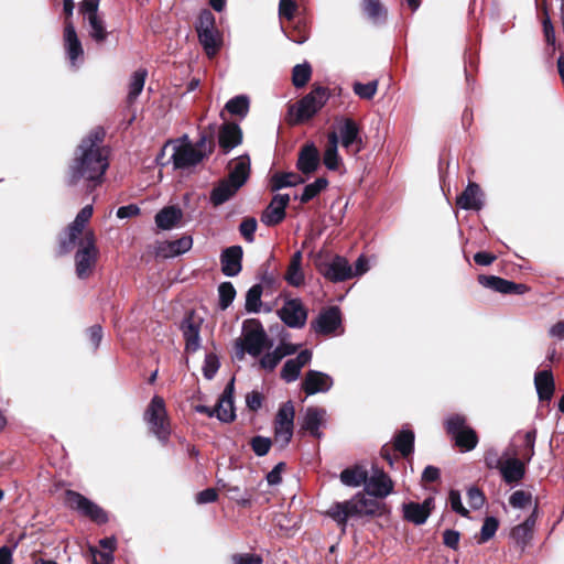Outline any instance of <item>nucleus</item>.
<instances>
[{
    "label": "nucleus",
    "mask_w": 564,
    "mask_h": 564,
    "mask_svg": "<svg viewBox=\"0 0 564 564\" xmlns=\"http://www.w3.org/2000/svg\"><path fill=\"white\" fill-rule=\"evenodd\" d=\"M341 326V312L338 306H329L323 310L315 322H312V328L323 335L334 334Z\"/></svg>",
    "instance_id": "nucleus-16"
},
{
    "label": "nucleus",
    "mask_w": 564,
    "mask_h": 564,
    "mask_svg": "<svg viewBox=\"0 0 564 564\" xmlns=\"http://www.w3.org/2000/svg\"><path fill=\"white\" fill-rule=\"evenodd\" d=\"M333 378L317 370H308L302 381V390L307 395L327 392L333 387Z\"/></svg>",
    "instance_id": "nucleus-20"
},
{
    "label": "nucleus",
    "mask_w": 564,
    "mask_h": 564,
    "mask_svg": "<svg viewBox=\"0 0 564 564\" xmlns=\"http://www.w3.org/2000/svg\"><path fill=\"white\" fill-rule=\"evenodd\" d=\"M327 147L323 154V163L329 171H337L341 164V159L338 154V134L333 131L328 133Z\"/></svg>",
    "instance_id": "nucleus-32"
},
{
    "label": "nucleus",
    "mask_w": 564,
    "mask_h": 564,
    "mask_svg": "<svg viewBox=\"0 0 564 564\" xmlns=\"http://www.w3.org/2000/svg\"><path fill=\"white\" fill-rule=\"evenodd\" d=\"M394 484L390 476L382 469H375L371 476L368 475L365 486L366 492L375 498L383 499L392 494Z\"/></svg>",
    "instance_id": "nucleus-15"
},
{
    "label": "nucleus",
    "mask_w": 564,
    "mask_h": 564,
    "mask_svg": "<svg viewBox=\"0 0 564 564\" xmlns=\"http://www.w3.org/2000/svg\"><path fill=\"white\" fill-rule=\"evenodd\" d=\"M383 509V503L376 499H367L364 494L359 492L349 500L333 503L326 514L345 532L349 518L381 514Z\"/></svg>",
    "instance_id": "nucleus-3"
},
{
    "label": "nucleus",
    "mask_w": 564,
    "mask_h": 564,
    "mask_svg": "<svg viewBox=\"0 0 564 564\" xmlns=\"http://www.w3.org/2000/svg\"><path fill=\"white\" fill-rule=\"evenodd\" d=\"M311 359V350L304 349L300 351L295 358L285 361L281 369V378L286 382L295 381L300 376L301 369L310 364Z\"/></svg>",
    "instance_id": "nucleus-26"
},
{
    "label": "nucleus",
    "mask_w": 564,
    "mask_h": 564,
    "mask_svg": "<svg viewBox=\"0 0 564 564\" xmlns=\"http://www.w3.org/2000/svg\"><path fill=\"white\" fill-rule=\"evenodd\" d=\"M203 318L197 316L194 311H189L185 314L180 329L182 330L185 351L188 354L196 352L200 347V328Z\"/></svg>",
    "instance_id": "nucleus-11"
},
{
    "label": "nucleus",
    "mask_w": 564,
    "mask_h": 564,
    "mask_svg": "<svg viewBox=\"0 0 564 564\" xmlns=\"http://www.w3.org/2000/svg\"><path fill=\"white\" fill-rule=\"evenodd\" d=\"M281 321L292 328H302L307 318V310L300 299L288 300L279 311Z\"/></svg>",
    "instance_id": "nucleus-13"
},
{
    "label": "nucleus",
    "mask_w": 564,
    "mask_h": 564,
    "mask_svg": "<svg viewBox=\"0 0 564 564\" xmlns=\"http://www.w3.org/2000/svg\"><path fill=\"white\" fill-rule=\"evenodd\" d=\"M64 503L80 517L87 518L98 525L106 524L109 521V514L104 508L78 491L65 490Z\"/></svg>",
    "instance_id": "nucleus-8"
},
{
    "label": "nucleus",
    "mask_w": 564,
    "mask_h": 564,
    "mask_svg": "<svg viewBox=\"0 0 564 564\" xmlns=\"http://www.w3.org/2000/svg\"><path fill=\"white\" fill-rule=\"evenodd\" d=\"M481 189L476 183H469L464 192L457 196L456 205L465 210H480L482 208Z\"/></svg>",
    "instance_id": "nucleus-28"
},
{
    "label": "nucleus",
    "mask_w": 564,
    "mask_h": 564,
    "mask_svg": "<svg viewBox=\"0 0 564 564\" xmlns=\"http://www.w3.org/2000/svg\"><path fill=\"white\" fill-rule=\"evenodd\" d=\"M478 282L485 288L491 289L496 292L506 294L509 285V280L496 275H478Z\"/></svg>",
    "instance_id": "nucleus-49"
},
{
    "label": "nucleus",
    "mask_w": 564,
    "mask_h": 564,
    "mask_svg": "<svg viewBox=\"0 0 564 564\" xmlns=\"http://www.w3.org/2000/svg\"><path fill=\"white\" fill-rule=\"evenodd\" d=\"M148 70L140 68L135 70L130 78L129 91L127 96L128 104H133L143 90Z\"/></svg>",
    "instance_id": "nucleus-40"
},
{
    "label": "nucleus",
    "mask_w": 564,
    "mask_h": 564,
    "mask_svg": "<svg viewBox=\"0 0 564 564\" xmlns=\"http://www.w3.org/2000/svg\"><path fill=\"white\" fill-rule=\"evenodd\" d=\"M216 123L208 124L207 129L199 133V139L195 145L187 143L185 145L175 147L172 154V162L174 167L183 170L196 166L205 158L210 155L216 147Z\"/></svg>",
    "instance_id": "nucleus-2"
},
{
    "label": "nucleus",
    "mask_w": 564,
    "mask_h": 564,
    "mask_svg": "<svg viewBox=\"0 0 564 564\" xmlns=\"http://www.w3.org/2000/svg\"><path fill=\"white\" fill-rule=\"evenodd\" d=\"M304 183V178L293 172L275 173L271 177V189L276 192L285 187H293Z\"/></svg>",
    "instance_id": "nucleus-39"
},
{
    "label": "nucleus",
    "mask_w": 564,
    "mask_h": 564,
    "mask_svg": "<svg viewBox=\"0 0 564 564\" xmlns=\"http://www.w3.org/2000/svg\"><path fill=\"white\" fill-rule=\"evenodd\" d=\"M328 186L326 177H317L314 182L304 186L299 199L302 204H306L317 195H319Z\"/></svg>",
    "instance_id": "nucleus-45"
},
{
    "label": "nucleus",
    "mask_w": 564,
    "mask_h": 564,
    "mask_svg": "<svg viewBox=\"0 0 564 564\" xmlns=\"http://www.w3.org/2000/svg\"><path fill=\"white\" fill-rule=\"evenodd\" d=\"M314 264L317 272L329 282L339 283L352 279V267L345 257L324 253L321 249Z\"/></svg>",
    "instance_id": "nucleus-7"
},
{
    "label": "nucleus",
    "mask_w": 564,
    "mask_h": 564,
    "mask_svg": "<svg viewBox=\"0 0 564 564\" xmlns=\"http://www.w3.org/2000/svg\"><path fill=\"white\" fill-rule=\"evenodd\" d=\"M295 409L292 401L284 402L278 410L274 420V427L294 429Z\"/></svg>",
    "instance_id": "nucleus-42"
},
{
    "label": "nucleus",
    "mask_w": 564,
    "mask_h": 564,
    "mask_svg": "<svg viewBox=\"0 0 564 564\" xmlns=\"http://www.w3.org/2000/svg\"><path fill=\"white\" fill-rule=\"evenodd\" d=\"M217 138L223 153L228 154L242 142V131L238 123L227 122L220 126Z\"/></svg>",
    "instance_id": "nucleus-19"
},
{
    "label": "nucleus",
    "mask_w": 564,
    "mask_h": 564,
    "mask_svg": "<svg viewBox=\"0 0 564 564\" xmlns=\"http://www.w3.org/2000/svg\"><path fill=\"white\" fill-rule=\"evenodd\" d=\"M297 10V4L294 0H280L279 1V18L293 20L294 14Z\"/></svg>",
    "instance_id": "nucleus-60"
},
{
    "label": "nucleus",
    "mask_w": 564,
    "mask_h": 564,
    "mask_svg": "<svg viewBox=\"0 0 564 564\" xmlns=\"http://www.w3.org/2000/svg\"><path fill=\"white\" fill-rule=\"evenodd\" d=\"M434 509V498L429 497L422 503L410 501L403 503V519L415 525H422L426 522Z\"/></svg>",
    "instance_id": "nucleus-17"
},
{
    "label": "nucleus",
    "mask_w": 564,
    "mask_h": 564,
    "mask_svg": "<svg viewBox=\"0 0 564 564\" xmlns=\"http://www.w3.org/2000/svg\"><path fill=\"white\" fill-rule=\"evenodd\" d=\"M446 434L454 442V446L462 453L470 452L478 445L477 432L468 425L467 417L463 414H452L444 422Z\"/></svg>",
    "instance_id": "nucleus-6"
},
{
    "label": "nucleus",
    "mask_w": 564,
    "mask_h": 564,
    "mask_svg": "<svg viewBox=\"0 0 564 564\" xmlns=\"http://www.w3.org/2000/svg\"><path fill=\"white\" fill-rule=\"evenodd\" d=\"M242 249H224L220 256L221 272L236 276L241 271Z\"/></svg>",
    "instance_id": "nucleus-30"
},
{
    "label": "nucleus",
    "mask_w": 564,
    "mask_h": 564,
    "mask_svg": "<svg viewBox=\"0 0 564 564\" xmlns=\"http://www.w3.org/2000/svg\"><path fill=\"white\" fill-rule=\"evenodd\" d=\"M64 46L70 65L77 67L78 59L83 58L84 50L72 22H66L64 28Z\"/></svg>",
    "instance_id": "nucleus-21"
},
{
    "label": "nucleus",
    "mask_w": 564,
    "mask_h": 564,
    "mask_svg": "<svg viewBox=\"0 0 564 564\" xmlns=\"http://www.w3.org/2000/svg\"><path fill=\"white\" fill-rule=\"evenodd\" d=\"M467 500H468L469 506L473 509L477 510L484 506V503L486 501V497H485L482 490H480L476 486H473V487L468 488V490H467Z\"/></svg>",
    "instance_id": "nucleus-58"
},
{
    "label": "nucleus",
    "mask_w": 564,
    "mask_h": 564,
    "mask_svg": "<svg viewBox=\"0 0 564 564\" xmlns=\"http://www.w3.org/2000/svg\"><path fill=\"white\" fill-rule=\"evenodd\" d=\"M326 411L318 406H308L301 423V432H308L312 436L319 438L322 433L319 426L324 423Z\"/></svg>",
    "instance_id": "nucleus-27"
},
{
    "label": "nucleus",
    "mask_w": 564,
    "mask_h": 564,
    "mask_svg": "<svg viewBox=\"0 0 564 564\" xmlns=\"http://www.w3.org/2000/svg\"><path fill=\"white\" fill-rule=\"evenodd\" d=\"M269 347L271 343L261 322L257 318L246 319L242 325V337L235 344V358L241 361L246 354L258 357Z\"/></svg>",
    "instance_id": "nucleus-5"
},
{
    "label": "nucleus",
    "mask_w": 564,
    "mask_h": 564,
    "mask_svg": "<svg viewBox=\"0 0 564 564\" xmlns=\"http://www.w3.org/2000/svg\"><path fill=\"white\" fill-rule=\"evenodd\" d=\"M235 378L225 387L216 406V416L219 421L230 423L235 421L236 413L234 406Z\"/></svg>",
    "instance_id": "nucleus-18"
},
{
    "label": "nucleus",
    "mask_w": 564,
    "mask_h": 564,
    "mask_svg": "<svg viewBox=\"0 0 564 564\" xmlns=\"http://www.w3.org/2000/svg\"><path fill=\"white\" fill-rule=\"evenodd\" d=\"M84 228V225L74 219L66 229L67 242L74 247H95L91 232L86 234L84 238L79 239Z\"/></svg>",
    "instance_id": "nucleus-33"
},
{
    "label": "nucleus",
    "mask_w": 564,
    "mask_h": 564,
    "mask_svg": "<svg viewBox=\"0 0 564 564\" xmlns=\"http://www.w3.org/2000/svg\"><path fill=\"white\" fill-rule=\"evenodd\" d=\"M104 138L105 131L97 128L80 141L68 167L66 182L69 186L83 181L86 191L90 193L101 185L109 167L108 151L101 145Z\"/></svg>",
    "instance_id": "nucleus-1"
},
{
    "label": "nucleus",
    "mask_w": 564,
    "mask_h": 564,
    "mask_svg": "<svg viewBox=\"0 0 564 564\" xmlns=\"http://www.w3.org/2000/svg\"><path fill=\"white\" fill-rule=\"evenodd\" d=\"M500 473L507 484L520 481L525 474V464L519 458H509L500 466Z\"/></svg>",
    "instance_id": "nucleus-31"
},
{
    "label": "nucleus",
    "mask_w": 564,
    "mask_h": 564,
    "mask_svg": "<svg viewBox=\"0 0 564 564\" xmlns=\"http://www.w3.org/2000/svg\"><path fill=\"white\" fill-rule=\"evenodd\" d=\"M216 29V19L213 12L208 9H204L199 12L197 21L195 23L196 33L210 31Z\"/></svg>",
    "instance_id": "nucleus-52"
},
{
    "label": "nucleus",
    "mask_w": 564,
    "mask_h": 564,
    "mask_svg": "<svg viewBox=\"0 0 564 564\" xmlns=\"http://www.w3.org/2000/svg\"><path fill=\"white\" fill-rule=\"evenodd\" d=\"M98 256L99 249H77L75 265L79 279H86L93 273Z\"/></svg>",
    "instance_id": "nucleus-25"
},
{
    "label": "nucleus",
    "mask_w": 564,
    "mask_h": 564,
    "mask_svg": "<svg viewBox=\"0 0 564 564\" xmlns=\"http://www.w3.org/2000/svg\"><path fill=\"white\" fill-rule=\"evenodd\" d=\"M183 218V212L178 206L170 205L159 210L154 217L155 225L161 230L175 228Z\"/></svg>",
    "instance_id": "nucleus-29"
},
{
    "label": "nucleus",
    "mask_w": 564,
    "mask_h": 564,
    "mask_svg": "<svg viewBox=\"0 0 564 564\" xmlns=\"http://www.w3.org/2000/svg\"><path fill=\"white\" fill-rule=\"evenodd\" d=\"M338 140L341 145L354 153L362 150L364 143L358 124L351 118H345L338 126Z\"/></svg>",
    "instance_id": "nucleus-12"
},
{
    "label": "nucleus",
    "mask_w": 564,
    "mask_h": 564,
    "mask_svg": "<svg viewBox=\"0 0 564 564\" xmlns=\"http://www.w3.org/2000/svg\"><path fill=\"white\" fill-rule=\"evenodd\" d=\"M290 203L289 194H275L263 209L260 220L267 226H275L284 220L285 209Z\"/></svg>",
    "instance_id": "nucleus-14"
},
{
    "label": "nucleus",
    "mask_w": 564,
    "mask_h": 564,
    "mask_svg": "<svg viewBox=\"0 0 564 564\" xmlns=\"http://www.w3.org/2000/svg\"><path fill=\"white\" fill-rule=\"evenodd\" d=\"M281 31L290 41L296 44L305 43L310 37V30L305 19L300 18L293 22L292 26L285 28L281 24Z\"/></svg>",
    "instance_id": "nucleus-36"
},
{
    "label": "nucleus",
    "mask_w": 564,
    "mask_h": 564,
    "mask_svg": "<svg viewBox=\"0 0 564 564\" xmlns=\"http://www.w3.org/2000/svg\"><path fill=\"white\" fill-rule=\"evenodd\" d=\"M362 11L376 24L384 22L387 10L380 0H362Z\"/></svg>",
    "instance_id": "nucleus-43"
},
{
    "label": "nucleus",
    "mask_w": 564,
    "mask_h": 564,
    "mask_svg": "<svg viewBox=\"0 0 564 564\" xmlns=\"http://www.w3.org/2000/svg\"><path fill=\"white\" fill-rule=\"evenodd\" d=\"M250 176V158L248 154L236 159L234 167L228 176L218 182L209 194V202L218 207L231 199L237 192L247 183Z\"/></svg>",
    "instance_id": "nucleus-4"
},
{
    "label": "nucleus",
    "mask_w": 564,
    "mask_h": 564,
    "mask_svg": "<svg viewBox=\"0 0 564 564\" xmlns=\"http://www.w3.org/2000/svg\"><path fill=\"white\" fill-rule=\"evenodd\" d=\"M302 251L297 250L291 258L285 273L286 282L292 286H301L304 283V273L302 271Z\"/></svg>",
    "instance_id": "nucleus-38"
},
{
    "label": "nucleus",
    "mask_w": 564,
    "mask_h": 564,
    "mask_svg": "<svg viewBox=\"0 0 564 564\" xmlns=\"http://www.w3.org/2000/svg\"><path fill=\"white\" fill-rule=\"evenodd\" d=\"M218 484H221V488L226 491L229 499L237 502V505L241 508H250L252 505V494L247 491L245 494L241 492V489L238 486H231L229 484L221 482V480L218 481Z\"/></svg>",
    "instance_id": "nucleus-44"
},
{
    "label": "nucleus",
    "mask_w": 564,
    "mask_h": 564,
    "mask_svg": "<svg viewBox=\"0 0 564 564\" xmlns=\"http://www.w3.org/2000/svg\"><path fill=\"white\" fill-rule=\"evenodd\" d=\"M232 564H262L263 560L256 553H235L230 556Z\"/></svg>",
    "instance_id": "nucleus-61"
},
{
    "label": "nucleus",
    "mask_w": 564,
    "mask_h": 564,
    "mask_svg": "<svg viewBox=\"0 0 564 564\" xmlns=\"http://www.w3.org/2000/svg\"><path fill=\"white\" fill-rule=\"evenodd\" d=\"M415 435L412 430H401L393 437V451L403 458H409L414 452Z\"/></svg>",
    "instance_id": "nucleus-34"
},
{
    "label": "nucleus",
    "mask_w": 564,
    "mask_h": 564,
    "mask_svg": "<svg viewBox=\"0 0 564 564\" xmlns=\"http://www.w3.org/2000/svg\"><path fill=\"white\" fill-rule=\"evenodd\" d=\"M534 387L541 403H550L555 392V381L551 369L536 371Z\"/></svg>",
    "instance_id": "nucleus-24"
},
{
    "label": "nucleus",
    "mask_w": 564,
    "mask_h": 564,
    "mask_svg": "<svg viewBox=\"0 0 564 564\" xmlns=\"http://www.w3.org/2000/svg\"><path fill=\"white\" fill-rule=\"evenodd\" d=\"M220 367L218 357L210 352L207 354L204 360L203 373L208 380L213 379Z\"/></svg>",
    "instance_id": "nucleus-57"
},
{
    "label": "nucleus",
    "mask_w": 564,
    "mask_h": 564,
    "mask_svg": "<svg viewBox=\"0 0 564 564\" xmlns=\"http://www.w3.org/2000/svg\"><path fill=\"white\" fill-rule=\"evenodd\" d=\"M329 98L328 88L323 86L314 87L306 96L300 99L296 107V121L303 122L313 118L327 102Z\"/></svg>",
    "instance_id": "nucleus-10"
},
{
    "label": "nucleus",
    "mask_w": 564,
    "mask_h": 564,
    "mask_svg": "<svg viewBox=\"0 0 564 564\" xmlns=\"http://www.w3.org/2000/svg\"><path fill=\"white\" fill-rule=\"evenodd\" d=\"M257 226H258L257 219L253 217H247L240 223L239 232L245 238L247 243L253 242Z\"/></svg>",
    "instance_id": "nucleus-56"
},
{
    "label": "nucleus",
    "mask_w": 564,
    "mask_h": 564,
    "mask_svg": "<svg viewBox=\"0 0 564 564\" xmlns=\"http://www.w3.org/2000/svg\"><path fill=\"white\" fill-rule=\"evenodd\" d=\"M312 76V67L307 62L297 64L292 70V83L296 88L304 87Z\"/></svg>",
    "instance_id": "nucleus-47"
},
{
    "label": "nucleus",
    "mask_w": 564,
    "mask_h": 564,
    "mask_svg": "<svg viewBox=\"0 0 564 564\" xmlns=\"http://www.w3.org/2000/svg\"><path fill=\"white\" fill-rule=\"evenodd\" d=\"M538 518V505L534 506L532 513L520 524L516 525L510 533L511 539L524 550L533 538L534 527Z\"/></svg>",
    "instance_id": "nucleus-23"
},
{
    "label": "nucleus",
    "mask_w": 564,
    "mask_h": 564,
    "mask_svg": "<svg viewBox=\"0 0 564 564\" xmlns=\"http://www.w3.org/2000/svg\"><path fill=\"white\" fill-rule=\"evenodd\" d=\"M225 109L231 115L246 117L249 111V98L245 95L236 96L226 102Z\"/></svg>",
    "instance_id": "nucleus-48"
},
{
    "label": "nucleus",
    "mask_w": 564,
    "mask_h": 564,
    "mask_svg": "<svg viewBox=\"0 0 564 564\" xmlns=\"http://www.w3.org/2000/svg\"><path fill=\"white\" fill-rule=\"evenodd\" d=\"M531 500H532V495L530 492L524 491V490H517L510 496L509 503L513 508L521 509V508H525L528 505H530Z\"/></svg>",
    "instance_id": "nucleus-59"
},
{
    "label": "nucleus",
    "mask_w": 564,
    "mask_h": 564,
    "mask_svg": "<svg viewBox=\"0 0 564 564\" xmlns=\"http://www.w3.org/2000/svg\"><path fill=\"white\" fill-rule=\"evenodd\" d=\"M197 37L208 56H214L223 44V36L217 29L199 32Z\"/></svg>",
    "instance_id": "nucleus-37"
},
{
    "label": "nucleus",
    "mask_w": 564,
    "mask_h": 564,
    "mask_svg": "<svg viewBox=\"0 0 564 564\" xmlns=\"http://www.w3.org/2000/svg\"><path fill=\"white\" fill-rule=\"evenodd\" d=\"M294 429L291 427H274V441L280 444L281 448H285L293 436Z\"/></svg>",
    "instance_id": "nucleus-62"
},
{
    "label": "nucleus",
    "mask_w": 564,
    "mask_h": 564,
    "mask_svg": "<svg viewBox=\"0 0 564 564\" xmlns=\"http://www.w3.org/2000/svg\"><path fill=\"white\" fill-rule=\"evenodd\" d=\"M378 90V82L371 80L366 84L356 82L352 85V91L361 99L370 100L375 97Z\"/></svg>",
    "instance_id": "nucleus-50"
},
{
    "label": "nucleus",
    "mask_w": 564,
    "mask_h": 564,
    "mask_svg": "<svg viewBox=\"0 0 564 564\" xmlns=\"http://www.w3.org/2000/svg\"><path fill=\"white\" fill-rule=\"evenodd\" d=\"M536 440V429L533 427L530 431L525 432L523 436V451L521 456L524 462H530L534 456V444Z\"/></svg>",
    "instance_id": "nucleus-53"
},
{
    "label": "nucleus",
    "mask_w": 564,
    "mask_h": 564,
    "mask_svg": "<svg viewBox=\"0 0 564 564\" xmlns=\"http://www.w3.org/2000/svg\"><path fill=\"white\" fill-rule=\"evenodd\" d=\"M321 163L319 152L313 142L305 143L300 152L296 162L297 170L303 174L314 173Z\"/></svg>",
    "instance_id": "nucleus-22"
},
{
    "label": "nucleus",
    "mask_w": 564,
    "mask_h": 564,
    "mask_svg": "<svg viewBox=\"0 0 564 564\" xmlns=\"http://www.w3.org/2000/svg\"><path fill=\"white\" fill-rule=\"evenodd\" d=\"M84 20L88 23V34L93 41L99 44L107 40L108 32L106 30L105 21L100 14L96 17H88Z\"/></svg>",
    "instance_id": "nucleus-41"
},
{
    "label": "nucleus",
    "mask_w": 564,
    "mask_h": 564,
    "mask_svg": "<svg viewBox=\"0 0 564 564\" xmlns=\"http://www.w3.org/2000/svg\"><path fill=\"white\" fill-rule=\"evenodd\" d=\"M499 521L495 517H487L481 527L480 536L478 543H485L490 540L497 532Z\"/></svg>",
    "instance_id": "nucleus-54"
},
{
    "label": "nucleus",
    "mask_w": 564,
    "mask_h": 564,
    "mask_svg": "<svg viewBox=\"0 0 564 564\" xmlns=\"http://www.w3.org/2000/svg\"><path fill=\"white\" fill-rule=\"evenodd\" d=\"M263 292V288L261 284H254L252 285L247 294H246V311L249 313H258L260 312L262 302H261V295Z\"/></svg>",
    "instance_id": "nucleus-46"
},
{
    "label": "nucleus",
    "mask_w": 564,
    "mask_h": 564,
    "mask_svg": "<svg viewBox=\"0 0 564 564\" xmlns=\"http://www.w3.org/2000/svg\"><path fill=\"white\" fill-rule=\"evenodd\" d=\"M249 444L257 456H264L269 453L272 441L269 437L257 435L250 440Z\"/></svg>",
    "instance_id": "nucleus-55"
},
{
    "label": "nucleus",
    "mask_w": 564,
    "mask_h": 564,
    "mask_svg": "<svg viewBox=\"0 0 564 564\" xmlns=\"http://www.w3.org/2000/svg\"><path fill=\"white\" fill-rule=\"evenodd\" d=\"M340 481L349 487H358L365 485L368 478V470L361 465H354L345 468L339 475Z\"/></svg>",
    "instance_id": "nucleus-35"
},
{
    "label": "nucleus",
    "mask_w": 564,
    "mask_h": 564,
    "mask_svg": "<svg viewBox=\"0 0 564 564\" xmlns=\"http://www.w3.org/2000/svg\"><path fill=\"white\" fill-rule=\"evenodd\" d=\"M143 417L149 424L150 431L160 442L166 444L171 435V424L164 399L160 395H154L144 411Z\"/></svg>",
    "instance_id": "nucleus-9"
},
{
    "label": "nucleus",
    "mask_w": 564,
    "mask_h": 564,
    "mask_svg": "<svg viewBox=\"0 0 564 564\" xmlns=\"http://www.w3.org/2000/svg\"><path fill=\"white\" fill-rule=\"evenodd\" d=\"M219 307L226 310L230 306L236 296V290L231 282H223L218 286Z\"/></svg>",
    "instance_id": "nucleus-51"
},
{
    "label": "nucleus",
    "mask_w": 564,
    "mask_h": 564,
    "mask_svg": "<svg viewBox=\"0 0 564 564\" xmlns=\"http://www.w3.org/2000/svg\"><path fill=\"white\" fill-rule=\"evenodd\" d=\"M99 0H83L79 6V11L84 19L88 17L99 15Z\"/></svg>",
    "instance_id": "nucleus-64"
},
{
    "label": "nucleus",
    "mask_w": 564,
    "mask_h": 564,
    "mask_svg": "<svg viewBox=\"0 0 564 564\" xmlns=\"http://www.w3.org/2000/svg\"><path fill=\"white\" fill-rule=\"evenodd\" d=\"M449 503L453 511L462 517H468L469 511L463 506L458 490L452 489L449 491Z\"/></svg>",
    "instance_id": "nucleus-63"
}]
</instances>
